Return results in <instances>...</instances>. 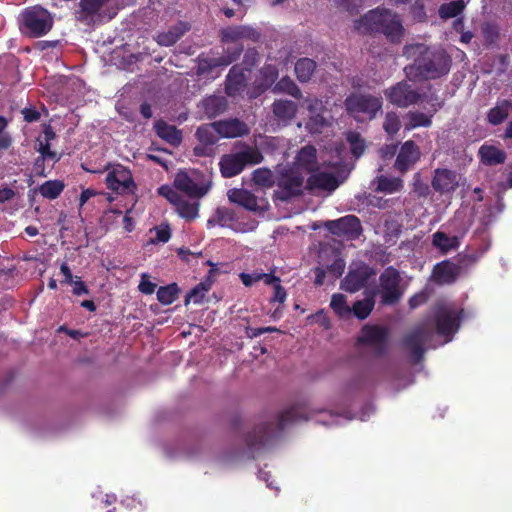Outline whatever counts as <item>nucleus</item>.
<instances>
[{"mask_svg":"<svg viewBox=\"0 0 512 512\" xmlns=\"http://www.w3.org/2000/svg\"><path fill=\"white\" fill-rule=\"evenodd\" d=\"M345 269V262L343 259H336L334 262L327 267V270L329 273L333 275V277L338 278L340 277Z\"/></svg>","mask_w":512,"mask_h":512,"instance_id":"052dcab7","label":"nucleus"},{"mask_svg":"<svg viewBox=\"0 0 512 512\" xmlns=\"http://www.w3.org/2000/svg\"><path fill=\"white\" fill-rule=\"evenodd\" d=\"M433 320L436 332L444 337L455 333L460 326V315L454 309L448 308L444 304L435 307Z\"/></svg>","mask_w":512,"mask_h":512,"instance_id":"f8f14e48","label":"nucleus"},{"mask_svg":"<svg viewBox=\"0 0 512 512\" xmlns=\"http://www.w3.org/2000/svg\"><path fill=\"white\" fill-rule=\"evenodd\" d=\"M141 293L145 295H151L156 289V284L149 280V276L145 273L141 275V280L138 286Z\"/></svg>","mask_w":512,"mask_h":512,"instance_id":"4d7b16f0","label":"nucleus"},{"mask_svg":"<svg viewBox=\"0 0 512 512\" xmlns=\"http://www.w3.org/2000/svg\"><path fill=\"white\" fill-rule=\"evenodd\" d=\"M253 181L255 184L262 187L270 188L276 185V177L274 178L273 173L269 169H257L253 172Z\"/></svg>","mask_w":512,"mask_h":512,"instance_id":"49530a36","label":"nucleus"},{"mask_svg":"<svg viewBox=\"0 0 512 512\" xmlns=\"http://www.w3.org/2000/svg\"><path fill=\"white\" fill-rule=\"evenodd\" d=\"M302 420H308L304 408L300 405H293L279 413L275 425L271 422H266L255 426L246 435L245 443L252 453L259 452L272 444L286 427Z\"/></svg>","mask_w":512,"mask_h":512,"instance_id":"f257e3e1","label":"nucleus"},{"mask_svg":"<svg viewBox=\"0 0 512 512\" xmlns=\"http://www.w3.org/2000/svg\"><path fill=\"white\" fill-rule=\"evenodd\" d=\"M260 75L267 86L273 84L278 77V71L274 66L268 65L260 70Z\"/></svg>","mask_w":512,"mask_h":512,"instance_id":"6e6d98bb","label":"nucleus"},{"mask_svg":"<svg viewBox=\"0 0 512 512\" xmlns=\"http://www.w3.org/2000/svg\"><path fill=\"white\" fill-rule=\"evenodd\" d=\"M298 111L295 102L287 99H276L272 104V112L279 124L284 126L291 123Z\"/></svg>","mask_w":512,"mask_h":512,"instance_id":"4be33fe9","label":"nucleus"},{"mask_svg":"<svg viewBox=\"0 0 512 512\" xmlns=\"http://www.w3.org/2000/svg\"><path fill=\"white\" fill-rule=\"evenodd\" d=\"M65 188V183L62 180H48L41 184L38 188L42 197L54 200L58 198Z\"/></svg>","mask_w":512,"mask_h":512,"instance_id":"c9c22d12","label":"nucleus"},{"mask_svg":"<svg viewBox=\"0 0 512 512\" xmlns=\"http://www.w3.org/2000/svg\"><path fill=\"white\" fill-rule=\"evenodd\" d=\"M385 96L389 102L398 107H408L416 104L421 95L406 81H401L385 90Z\"/></svg>","mask_w":512,"mask_h":512,"instance_id":"ddd939ff","label":"nucleus"},{"mask_svg":"<svg viewBox=\"0 0 512 512\" xmlns=\"http://www.w3.org/2000/svg\"><path fill=\"white\" fill-rule=\"evenodd\" d=\"M174 186L177 190L184 192L191 198L199 199L206 195L210 189V185L197 184L186 172H179L174 179Z\"/></svg>","mask_w":512,"mask_h":512,"instance_id":"6ab92c4d","label":"nucleus"},{"mask_svg":"<svg viewBox=\"0 0 512 512\" xmlns=\"http://www.w3.org/2000/svg\"><path fill=\"white\" fill-rule=\"evenodd\" d=\"M354 27L365 34L381 33L392 43H400L404 27L398 14L389 9H374L355 20Z\"/></svg>","mask_w":512,"mask_h":512,"instance_id":"7ed1b4c3","label":"nucleus"},{"mask_svg":"<svg viewBox=\"0 0 512 512\" xmlns=\"http://www.w3.org/2000/svg\"><path fill=\"white\" fill-rule=\"evenodd\" d=\"M53 23L51 13L36 5L24 9L21 13L20 30L29 37L38 38L46 35L52 29Z\"/></svg>","mask_w":512,"mask_h":512,"instance_id":"20e7f679","label":"nucleus"},{"mask_svg":"<svg viewBox=\"0 0 512 512\" xmlns=\"http://www.w3.org/2000/svg\"><path fill=\"white\" fill-rule=\"evenodd\" d=\"M106 185L117 193L133 192L136 189L131 171L122 165H117L107 174Z\"/></svg>","mask_w":512,"mask_h":512,"instance_id":"4468645a","label":"nucleus"},{"mask_svg":"<svg viewBox=\"0 0 512 512\" xmlns=\"http://www.w3.org/2000/svg\"><path fill=\"white\" fill-rule=\"evenodd\" d=\"M286 297H287V293H286V290L284 289V287L280 284V282L276 283L274 285V294L270 301L284 303V301L286 300Z\"/></svg>","mask_w":512,"mask_h":512,"instance_id":"0e129e2a","label":"nucleus"},{"mask_svg":"<svg viewBox=\"0 0 512 512\" xmlns=\"http://www.w3.org/2000/svg\"><path fill=\"white\" fill-rule=\"evenodd\" d=\"M510 113H512V100H498L495 106L488 110L486 119L489 124L498 126L509 117Z\"/></svg>","mask_w":512,"mask_h":512,"instance_id":"a878e982","label":"nucleus"},{"mask_svg":"<svg viewBox=\"0 0 512 512\" xmlns=\"http://www.w3.org/2000/svg\"><path fill=\"white\" fill-rule=\"evenodd\" d=\"M401 128V121L395 112H388L383 122V129L391 136L395 135Z\"/></svg>","mask_w":512,"mask_h":512,"instance_id":"09e8293b","label":"nucleus"},{"mask_svg":"<svg viewBox=\"0 0 512 512\" xmlns=\"http://www.w3.org/2000/svg\"><path fill=\"white\" fill-rule=\"evenodd\" d=\"M184 31L178 27H173L167 32L158 34L157 43L161 46H172L174 45L183 35Z\"/></svg>","mask_w":512,"mask_h":512,"instance_id":"a18cd8bd","label":"nucleus"},{"mask_svg":"<svg viewBox=\"0 0 512 512\" xmlns=\"http://www.w3.org/2000/svg\"><path fill=\"white\" fill-rule=\"evenodd\" d=\"M295 169H303L306 172H313L317 169V151L312 145L302 147L295 157Z\"/></svg>","mask_w":512,"mask_h":512,"instance_id":"bb28decb","label":"nucleus"},{"mask_svg":"<svg viewBox=\"0 0 512 512\" xmlns=\"http://www.w3.org/2000/svg\"><path fill=\"white\" fill-rule=\"evenodd\" d=\"M420 159V150L412 140L404 142L394 163V168L401 174L409 171Z\"/></svg>","mask_w":512,"mask_h":512,"instance_id":"f3484780","label":"nucleus"},{"mask_svg":"<svg viewBox=\"0 0 512 512\" xmlns=\"http://www.w3.org/2000/svg\"><path fill=\"white\" fill-rule=\"evenodd\" d=\"M230 202L238 204L246 210L252 212H264L268 209V202L264 199L258 201V198L246 189L233 188L228 191Z\"/></svg>","mask_w":512,"mask_h":512,"instance_id":"2eb2a0df","label":"nucleus"},{"mask_svg":"<svg viewBox=\"0 0 512 512\" xmlns=\"http://www.w3.org/2000/svg\"><path fill=\"white\" fill-rule=\"evenodd\" d=\"M465 8L463 0L451 1L442 4L439 8V16L442 19H450L458 16Z\"/></svg>","mask_w":512,"mask_h":512,"instance_id":"a19ab883","label":"nucleus"},{"mask_svg":"<svg viewBox=\"0 0 512 512\" xmlns=\"http://www.w3.org/2000/svg\"><path fill=\"white\" fill-rule=\"evenodd\" d=\"M109 0H80V20H86L88 17H93L98 14L102 6Z\"/></svg>","mask_w":512,"mask_h":512,"instance_id":"58836bf2","label":"nucleus"},{"mask_svg":"<svg viewBox=\"0 0 512 512\" xmlns=\"http://www.w3.org/2000/svg\"><path fill=\"white\" fill-rule=\"evenodd\" d=\"M179 292L180 289L176 283L161 286L157 290V300L162 305H170L178 298Z\"/></svg>","mask_w":512,"mask_h":512,"instance_id":"ea45409f","label":"nucleus"},{"mask_svg":"<svg viewBox=\"0 0 512 512\" xmlns=\"http://www.w3.org/2000/svg\"><path fill=\"white\" fill-rule=\"evenodd\" d=\"M357 343L372 348L376 356H382L388 349L389 330L385 326L365 324L361 328Z\"/></svg>","mask_w":512,"mask_h":512,"instance_id":"9d476101","label":"nucleus"},{"mask_svg":"<svg viewBox=\"0 0 512 512\" xmlns=\"http://www.w3.org/2000/svg\"><path fill=\"white\" fill-rule=\"evenodd\" d=\"M235 221L236 216L233 210L226 207H218L213 218L208 220V225L218 224L221 227H228Z\"/></svg>","mask_w":512,"mask_h":512,"instance_id":"4c0bfd02","label":"nucleus"},{"mask_svg":"<svg viewBox=\"0 0 512 512\" xmlns=\"http://www.w3.org/2000/svg\"><path fill=\"white\" fill-rule=\"evenodd\" d=\"M214 127L217 134L224 138L239 137L248 131L246 125L238 119L214 122Z\"/></svg>","mask_w":512,"mask_h":512,"instance_id":"393cba45","label":"nucleus"},{"mask_svg":"<svg viewBox=\"0 0 512 512\" xmlns=\"http://www.w3.org/2000/svg\"><path fill=\"white\" fill-rule=\"evenodd\" d=\"M154 130L159 138L174 147L182 143L183 137L181 130L174 125H169L162 119L155 122Z\"/></svg>","mask_w":512,"mask_h":512,"instance_id":"b1692460","label":"nucleus"},{"mask_svg":"<svg viewBox=\"0 0 512 512\" xmlns=\"http://www.w3.org/2000/svg\"><path fill=\"white\" fill-rule=\"evenodd\" d=\"M480 161L487 166L499 165L505 162L506 154L503 150L492 146L482 145L479 148Z\"/></svg>","mask_w":512,"mask_h":512,"instance_id":"cd10ccee","label":"nucleus"},{"mask_svg":"<svg viewBox=\"0 0 512 512\" xmlns=\"http://www.w3.org/2000/svg\"><path fill=\"white\" fill-rule=\"evenodd\" d=\"M375 295L376 291H372L364 299L356 301L351 308V313L353 312L354 316L359 320H365L374 309Z\"/></svg>","mask_w":512,"mask_h":512,"instance_id":"2f4dec72","label":"nucleus"},{"mask_svg":"<svg viewBox=\"0 0 512 512\" xmlns=\"http://www.w3.org/2000/svg\"><path fill=\"white\" fill-rule=\"evenodd\" d=\"M262 160L263 156L256 147L245 146L241 151L223 155L219 166L222 176L231 178L240 174L247 165H256Z\"/></svg>","mask_w":512,"mask_h":512,"instance_id":"39448f33","label":"nucleus"},{"mask_svg":"<svg viewBox=\"0 0 512 512\" xmlns=\"http://www.w3.org/2000/svg\"><path fill=\"white\" fill-rule=\"evenodd\" d=\"M247 86V79L243 69L234 65L229 70L225 81V92L229 97L240 95Z\"/></svg>","mask_w":512,"mask_h":512,"instance_id":"aec40b11","label":"nucleus"},{"mask_svg":"<svg viewBox=\"0 0 512 512\" xmlns=\"http://www.w3.org/2000/svg\"><path fill=\"white\" fill-rule=\"evenodd\" d=\"M432 331L426 323L416 325L401 341L402 347L410 352L414 363H419L425 354L424 345L432 338Z\"/></svg>","mask_w":512,"mask_h":512,"instance_id":"1a4fd4ad","label":"nucleus"},{"mask_svg":"<svg viewBox=\"0 0 512 512\" xmlns=\"http://www.w3.org/2000/svg\"><path fill=\"white\" fill-rule=\"evenodd\" d=\"M203 108L209 118L216 117L227 108V101L222 96H209L203 100Z\"/></svg>","mask_w":512,"mask_h":512,"instance_id":"72a5a7b5","label":"nucleus"},{"mask_svg":"<svg viewBox=\"0 0 512 512\" xmlns=\"http://www.w3.org/2000/svg\"><path fill=\"white\" fill-rule=\"evenodd\" d=\"M235 58L230 57H221L219 59H210V60H200L199 62V72L204 73L211 71L213 68L218 67L220 65L227 66L229 65Z\"/></svg>","mask_w":512,"mask_h":512,"instance_id":"8fccbe9b","label":"nucleus"},{"mask_svg":"<svg viewBox=\"0 0 512 512\" xmlns=\"http://www.w3.org/2000/svg\"><path fill=\"white\" fill-rule=\"evenodd\" d=\"M382 99L371 94L352 93L344 105L349 115L357 117L360 114L368 116L369 119L376 117L382 108Z\"/></svg>","mask_w":512,"mask_h":512,"instance_id":"6e6552de","label":"nucleus"},{"mask_svg":"<svg viewBox=\"0 0 512 512\" xmlns=\"http://www.w3.org/2000/svg\"><path fill=\"white\" fill-rule=\"evenodd\" d=\"M200 203L198 201H189L183 197L175 205L178 215L186 221H193L199 215Z\"/></svg>","mask_w":512,"mask_h":512,"instance_id":"473e14b6","label":"nucleus"},{"mask_svg":"<svg viewBox=\"0 0 512 512\" xmlns=\"http://www.w3.org/2000/svg\"><path fill=\"white\" fill-rule=\"evenodd\" d=\"M55 138L56 133L54 132L52 126L46 125L43 130V140L41 136L37 139V151L42 155H48L51 160L57 162L60 160V156H58L55 151L51 150V141Z\"/></svg>","mask_w":512,"mask_h":512,"instance_id":"c85d7f7f","label":"nucleus"},{"mask_svg":"<svg viewBox=\"0 0 512 512\" xmlns=\"http://www.w3.org/2000/svg\"><path fill=\"white\" fill-rule=\"evenodd\" d=\"M258 52L255 48L248 49L244 55V63L248 65V70L251 69L252 66H254L258 59Z\"/></svg>","mask_w":512,"mask_h":512,"instance_id":"69168bd1","label":"nucleus"},{"mask_svg":"<svg viewBox=\"0 0 512 512\" xmlns=\"http://www.w3.org/2000/svg\"><path fill=\"white\" fill-rule=\"evenodd\" d=\"M323 226L334 236L347 241L357 240L363 233L360 219L356 215H345L335 220H327Z\"/></svg>","mask_w":512,"mask_h":512,"instance_id":"9b49d317","label":"nucleus"},{"mask_svg":"<svg viewBox=\"0 0 512 512\" xmlns=\"http://www.w3.org/2000/svg\"><path fill=\"white\" fill-rule=\"evenodd\" d=\"M462 272V267L459 264L453 263L449 260H444L437 263L433 268V276L438 283L452 284L456 281Z\"/></svg>","mask_w":512,"mask_h":512,"instance_id":"412c9836","label":"nucleus"},{"mask_svg":"<svg viewBox=\"0 0 512 512\" xmlns=\"http://www.w3.org/2000/svg\"><path fill=\"white\" fill-rule=\"evenodd\" d=\"M71 284L73 285L72 292L74 295L81 296L89 293L87 285L80 277L76 276L75 280Z\"/></svg>","mask_w":512,"mask_h":512,"instance_id":"680f3d73","label":"nucleus"},{"mask_svg":"<svg viewBox=\"0 0 512 512\" xmlns=\"http://www.w3.org/2000/svg\"><path fill=\"white\" fill-rule=\"evenodd\" d=\"M316 69V62L310 58H300L295 63V73L300 82H308Z\"/></svg>","mask_w":512,"mask_h":512,"instance_id":"f704fd0d","label":"nucleus"},{"mask_svg":"<svg viewBox=\"0 0 512 512\" xmlns=\"http://www.w3.org/2000/svg\"><path fill=\"white\" fill-rule=\"evenodd\" d=\"M275 89L280 91V92L286 93V94L294 97L295 99H301L302 98V92H301L300 88L288 76H285V77L281 78L277 82V84L275 86Z\"/></svg>","mask_w":512,"mask_h":512,"instance_id":"79ce46f5","label":"nucleus"},{"mask_svg":"<svg viewBox=\"0 0 512 512\" xmlns=\"http://www.w3.org/2000/svg\"><path fill=\"white\" fill-rule=\"evenodd\" d=\"M195 136L201 144L208 145L210 147L216 144L220 137L216 132L214 123L198 127Z\"/></svg>","mask_w":512,"mask_h":512,"instance_id":"e433bc0d","label":"nucleus"},{"mask_svg":"<svg viewBox=\"0 0 512 512\" xmlns=\"http://www.w3.org/2000/svg\"><path fill=\"white\" fill-rule=\"evenodd\" d=\"M482 34L485 40V43L488 45H492L497 42L500 36L499 29L497 25L492 23H486L482 27Z\"/></svg>","mask_w":512,"mask_h":512,"instance_id":"3c124183","label":"nucleus"},{"mask_svg":"<svg viewBox=\"0 0 512 512\" xmlns=\"http://www.w3.org/2000/svg\"><path fill=\"white\" fill-rule=\"evenodd\" d=\"M400 283L401 276L396 268L389 266L383 270L379 276V288L375 290L381 296L382 305H395L401 300L403 290Z\"/></svg>","mask_w":512,"mask_h":512,"instance_id":"0eeeda50","label":"nucleus"},{"mask_svg":"<svg viewBox=\"0 0 512 512\" xmlns=\"http://www.w3.org/2000/svg\"><path fill=\"white\" fill-rule=\"evenodd\" d=\"M432 244L442 254H446L449 251L456 250L460 245V241L457 236H448L442 231H437L432 236Z\"/></svg>","mask_w":512,"mask_h":512,"instance_id":"7c9ffc66","label":"nucleus"},{"mask_svg":"<svg viewBox=\"0 0 512 512\" xmlns=\"http://www.w3.org/2000/svg\"><path fill=\"white\" fill-rule=\"evenodd\" d=\"M171 237L169 226L159 227L156 229V241L166 243Z\"/></svg>","mask_w":512,"mask_h":512,"instance_id":"774afa93","label":"nucleus"},{"mask_svg":"<svg viewBox=\"0 0 512 512\" xmlns=\"http://www.w3.org/2000/svg\"><path fill=\"white\" fill-rule=\"evenodd\" d=\"M276 187L274 200L287 202L303 194L304 176L298 169L284 168L276 176Z\"/></svg>","mask_w":512,"mask_h":512,"instance_id":"423d86ee","label":"nucleus"},{"mask_svg":"<svg viewBox=\"0 0 512 512\" xmlns=\"http://www.w3.org/2000/svg\"><path fill=\"white\" fill-rule=\"evenodd\" d=\"M410 14L413 19L418 22L425 21L427 14L424 3L421 0H415V2L410 7Z\"/></svg>","mask_w":512,"mask_h":512,"instance_id":"864d4df0","label":"nucleus"},{"mask_svg":"<svg viewBox=\"0 0 512 512\" xmlns=\"http://www.w3.org/2000/svg\"><path fill=\"white\" fill-rule=\"evenodd\" d=\"M346 140L350 145L351 154L355 158H359L360 156L363 155L366 148V144L365 140L361 137V135L358 132H349L347 134Z\"/></svg>","mask_w":512,"mask_h":512,"instance_id":"37998d69","label":"nucleus"},{"mask_svg":"<svg viewBox=\"0 0 512 512\" xmlns=\"http://www.w3.org/2000/svg\"><path fill=\"white\" fill-rule=\"evenodd\" d=\"M205 293L206 292L200 288V285L197 284L186 295L185 301H184L185 305L189 304L190 302H193L195 304H200L205 297Z\"/></svg>","mask_w":512,"mask_h":512,"instance_id":"5fc2aeb1","label":"nucleus"},{"mask_svg":"<svg viewBox=\"0 0 512 512\" xmlns=\"http://www.w3.org/2000/svg\"><path fill=\"white\" fill-rule=\"evenodd\" d=\"M330 307L339 317L344 318L351 314V308L348 306L346 296L340 293L333 294Z\"/></svg>","mask_w":512,"mask_h":512,"instance_id":"c03bdc74","label":"nucleus"},{"mask_svg":"<svg viewBox=\"0 0 512 512\" xmlns=\"http://www.w3.org/2000/svg\"><path fill=\"white\" fill-rule=\"evenodd\" d=\"M413 191L422 198H426L431 192L429 185L421 181L420 173L414 175Z\"/></svg>","mask_w":512,"mask_h":512,"instance_id":"603ef678","label":"nucleus"},{"mask_svg":"<svg viewBox=\"0 0 512 512\" xmlns=\"http://www.w3.org/2000/svg\"><path fill=\"white\" fill-rule=\"evenodd\" d=\"M24 121L28 123L36 122L40 119L41 114L38 110L33 107H26L22 110Z\"/></svg>","mask_w":512,"mask_h":512,"instance_id":"e2e57ef3","label":"nucleus"},{"mask_svg":"<svg viewBox=\"0 0 512 512\" xmlns=\"http://www.w3.org/2000/svg\"><path fill=\"white\" fill-rule=\"evenodd\" d=\"M414 48L418 55L414 63L405 68L407 74L424 80H436L450 72L452 58L446 50L423 44H417Z\"/></svg>","mask_w":512,"mask_h":512,"instance_id":"f03ea898","label":"nucleus"},{"mask_svg":"<svg viewBox=\"0 0 512 512\" xmlns=\"http://www.w3.org/2000/svg\"><path fill=\"white\" fill-rule=\"evenodd\" d=\"M409 124L407 125L408 129H413L417 127H429L432 124L431 116H428L422 112H410L408 114Z\"/></svg>","mask_w":512,"mask_h":512,"instance_id":"de8ad7c7","label":"nucleus"},{"mask_svg":"<svg viewBox=\"0 0 512 512\" xmlns=\"http://www.w3.org/2000/svg\"><path fill=\"white\" fill-rule=\"evenodd\" d=\"M426 301L427 296L425 295V293L421 292L414 294L412 297H410L408 304L411 309H415L424 304Z\"/></svg>","mask_w":512,"mask_h":512,"instance_id":"338daca9","label":"nucleus"},{"mask_svg":"<svg viewBox=\"0 0 512 512\" xmlns=\"http://www.w3.org/2000/svg\"><path fill=\"white\" fill-rule=\"evenodd\" d=\"M431 185L440 194L454 192L459 186L457 173L447 168H437L434 171Z\"/></svg>","mask_w":512,"mask_h":512,"instance_id":"a211bd4d","label":"nucleus"},{"mask_svg":"<svg viewBox=\"0 0 512 512\" xmlns=\"http://www.w3.org/2000/svg\"><path fill=\"white\" fill-rule=\"evenodd\" d=\"M50 159L48 155H42L40 154L39 157H37L33 164V171L37 176H46L45 171V160Z\"/></svg>","mask_w":512,"mask_h":512,"instance_id":"bf43d9fd","label":"nucleus"},{"mask_svg":"<svg viewBox=\"0 0 512 512\" xmlns=\"http://www.w3.org/2000/svg\"><path fill=\"white\" fill-rule=\"evenodd\" d=\"M339 186V181L334 174L328 172H318L310 175L306 181L305 188L309 191L315 189L332 192Z\"/></svg>","mask_w":512,"mask_h":512,"instance_id":"5701e85b","label":"nucleus"},{"mask_svg":"<svg viewBox=\"0 0 512 512\" xmlns=\"http://www.w3.org/2000/svg\"><path fill=\"white\" fill-rule=\"evenodd\" d=\"M374 182L376 183L375 191L385 194L400 192L404 187L403 180L400 177H387L380 175L376 177Z\"/></svg>","mask_w":512,"mask_h":512,"instance_id":"c756f323","label":"nucleus"},{"mask_svg":"<svg viewBox=\"0 0 512 512\" xmlns=\"http://www.w3.org/2000/svg\"><path fill=\"white\" fill-rule=\"evenodd\" d=\"M374 274V271L367 265H362L354 270H350L345 278L341 282V289L355 293L364 288L370 277Z\"/></svg>","mask_w":512,"mask_h":512,"instance_id":"dca6fc26","label":"nucleus"},{"mask_svg":"<svg viewBox=\"0 0 512 512\" xmlns=\"http://www.w3.org/2000/svg\"><path fill=\"white\" fill-rule=\"evenodd\" d=\"M159 194L167 198V200L174 206L183 197L169 186H161L159 188Z\"/></svg>","mask_w":512,"mask_h":512,"instance_id":"13d9d810","label":"nucleus"}]
</instances>
